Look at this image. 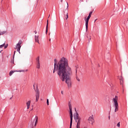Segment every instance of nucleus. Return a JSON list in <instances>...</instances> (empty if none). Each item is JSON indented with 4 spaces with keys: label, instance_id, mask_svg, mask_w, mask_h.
<instances>
[{
    "label": "nucleus",
    "instance_id": "f257e3e1",
    "mask_svg": "<svg viewBox=\"0 0 128 128\" xmlns=\"http://www.w3.org/2000/svg\"><path fill=\"white\" fill-rule=\"evenodd\" d=\"M54 70L53 73L57 70V74L62 80L66 81L68 88L72 86V82L70 81V76L72 74V68L68 66V60L65 58H62L58 62L56 59L54 60Z\"/></svg>",
    "mask_w": 128,
    "mask_h": 128
},
{
    "label": "nucleus",
    "instance_id": "f03ea898",
    "mask_svg": "<svg viewBox=\"0 0 128 128\" xmlns=\"http://www.w3.org/2000/svg\"><path fill=\"white\" fill-rule=\"evenodd\" d=\"M74 118L76 122H77L76 128H80V122H82V118L78 116V114L76 112V114H74Z\"/></svg>",
    "mask_w": 128,
    "mask_h": 128
},
{
    "label": "nucleus",
    "instance_id": "7ed1b4c3",
    "mask_svg": "<svg viewBox=\"0 0 128 128\" xmlns=\"http://www.w3.org/2000/svg\"><path fill=\"white\" fill-rule=\"evenodd\" d=\"M118 96H116L114 98H113L112 100L114 102V106L115 108V112H118Z\"/></svg>",
    "mask_w": 128,
    "mask_h": 128
},
{
    "label": "nucleus",
    "instance_id": "20e7f679",
    "mask_svg": "<svg viewBox=\"0 0 128 128\" xmlns=\"http://www.w3.org/2000/svg\"><path fill=\"white\" fill-rule=\"evenodd\" d=\"M34 126H36V124H38V117L37 116H36L34 120H32L31 124H32V126H34Z\"/></svg>",
    "mask_w": 128,
    "mask_h": 128
},
{
    "label": "nucleus",
    "instance_id": "39448f33",
    "mask_svg": "<svg viewBox=\"0 0 128 128\" xmlns=\"http://www.w3.org/2000/svg\"><path fill=\"white\" fill-rule=\"evenodd\" d=\"M20 44H22V40H20L19 41V42L16 45V46L14 48L15 50L17 49V52H20V48H22V46H20Z\"/></svg>",
    "mask_w": 128,
    "mask_h": 128
},
{
    "label": "nucleus",
    "instance_id": "423d86ee",
    "mask_svg": "<svg viewBox=\"0 0 128 128\" xmlns=\"http://www.w3.org/2000/svg\"><path fill=\"white\" fill-rule=\"evenodd\" d=\"M85 18V22H86V32H88V20H90V16H88L87 18Z\"/></svg>",
    "mask_w": 128,
    "mask_h": 128
},
{
    "label": "nucleus",
    "instance_id": "0eeeda50",
    "mask_svg": "<svg viewBox=\"0 0 128 128\" xmlns=\"http://www.w3.org/2000/svg\"><path fill=\"white\" fill-rule=\"evenodd\" d=\"M88 120L90 124H93L94 122V116H90L88 119Z\"/></svg>",
    "mask_w": 128,
    "mask_h": 128
},
{
    "label": "nucleus",
    "instance_id": "6e6552de",
    "mask_svg": "<svg viewBox=\"0 0 128 128\" xmlns=\"http://www.w3.org/2000/svg\"><path fill=\"white\" fill-rule=\"evenodd\" d=\"M36 102H38V98H40V91H38V90H36Z\"/></svg>",
    "mask_w": 128,
    "mask_h": 128
},
{
    "label": "nucleus",
    "instance_id": "1a4fd4ad",
    "mask_svg": "<svg viewBox=\"0 0 128 128\" xmlns=\"http://www.w3.org/2000/svg\"><path fill=\"white\" fill-rule=\"evenodd\" d=\"M70 122H72V109H70Z\"/></svg>",
    "mask_w": 128,
    "mask_h": 128
},
{
    "label": "nucleus",
    "instance_id": "9d476101",
    "mask_svg": "<svg viewBox=\"0 0 128 128\" xmlns=\"http://www.w3.org/2000/svg\"><path fill=\"white\" fill-rule=\"evenodd\" d=\"M34 40H35L36 42H38V44H40V42L38 40V35H36L34 36Z\"/></svg>",
    "mask_w": 128,
    "mask_h": 128
},
{
    "label": "nucleus",
    "instance_id": "9b49d317",
    "mask_svg": "<svg viewBox=\"0 0 128 128\" xmlns=\"http://www.w3.org/2000/svg\"><path fill=\"white\" fill-rule=\"evenodd\" d=\"M26 104L27 106V110H28V108H30V100L27 102Z\"/></svg>",
    "mask_w": 128,
    "mask_h": 128
},
{
    "label": "nucleus",
    "instance_id": "f8f14e48",
    "mask_svg": "<svg viewBox=\"0 0 128 128\" xmlns=\"http://www.w3.org/2000/svg\"><path fill=\"white\" fill-rule=\"evenodd\" d=\"M48 20L46 22V33L48 34Z\"/></svg>",
    "mask_w": 128,
    "mask_h": 128
},
{
    "label": "nucleus",
    "instance_id": "ddd939ff",
    "mask_svg": "<svg viewBox=\"0 0 128 128\" xmlns=\"http://www.w3.org/2000/svg\"><path fill=\"white\" fill-rule=\"evenodd\" d=\"M87 38H88V42H90V40H92V36L90 35H87Z\"/></svg>",
    "mask_w": 128,
    "mask_h": 128
},
{
    "label": "nucleus",
    "instance_id": "4468645a",
    "mask_svg": "<svg viewBox=\"0 0 128 128\" xmlns=\"http://www.w3.org/2000/svg\"><path fill=\"white\" fill-rule=\"evenodd\" d=\"M36 60L37 62V64H40V56H38L36 58Z\"/></svg>",
    "mask_w": 128,
    "mask_h": 128
},
{
    "label": "nucleus",
    "instance_id": "2eb2a0df",
    "mask_svg": "<svg viewBox=\"0 0 128 128\" xmlns=\"http://www.w3.org/2000/svg\"><path fill=\"white\" fill-rule=\"evenodd\" d=\"M6 31H3L2 32H0V36H2V34H6Z\"/></svg>",
    "mask_w": 128,
    "mask_h": 128
},
{
    "label": "nucleus",
    "instance_id": "dca6fc26",
    "mask_svg": "<svg viewBox=\"0 0 128 128\" xmlns=\"http://www.w3.org/2000/svg\"><path fill=\"white\" fill-rule=\"evenodd\" d=\"M4 46H6V42H4V44H3L2 45H0V48H4Z\"/></svg>",
    "mask_w": 128,
    "mask_h": 128
},
{
    "label": "nucleus",
    "instance_id": "f3484780",
    "mask_svg": "<svg viewBox=\"0 0 128 128\" xmlns=\"http://www.w3.org/2000/svg\"><path fill=\"white\" fill-rule=\"evenodd\" d=\"M40 68V63H37V68Z\"/></svg>",
    "mask_w": 128,
    "mask_h": 128
},
{
    "label": "nucleus",
    "instance_id": "a211bd4d",
    "mask_svg": "<svg viewBox=\"0 0 128 128\" xmlns=\"http://www.w3.org/2000/svg\"><path fill=\"white\" fill-rule=\"evenodd\" d=\"M14 71H10V73H9V76H12V74H14Z\"/></svg>",
    "mask_w": 128,
    "mask_h": 128
},
{
    "label": "nucleus",
    "instance_id": "6ab92c4d",
    "mask_svg": "<svg viewBox=\"0 0 128 128\" xmlns=\"http://www.w3.org/2000/svg\"><path fill=\"white\" fill-rule=\"evenodd\" d=\"M118 128H120V122H118L116 125Z\"/></svg>",
    "mask_w": 128,
    "mask_h": 128
},
{
    "label": "nucleus",
    "instance_id": "aec40b11",
    "mask_svg": "<svg viewBox=\"0 0 128 128\" xmlns=\"http://www.w3.org/2000/svg\"><path fill=\"white\" fill-rule=\"evenodd\" d=\"M68 106H69V110H72V104H70V103L68 104Z\"/></svg>",
    "mask_w": 128,
    "mask_h": 128
},
{
    "label": "nucleus",
    "instance_id": "412c9836",
    "mask_svg": "<svg viewBox=\"0 0 128 128\" xmlns=\"http://www.w3.org/2000/svg\"><path fill=\"white\" fill-rule=\"evenodd\" d=\"M92 12H90L88 16H90V18L92 16Z\"/></svg>",
    "mask_w": 128,
    "mask_h": 128
},
{
    "label": "nucleus",
    "instance_id": "4be33fe9",
    "mask_svg": "<svg viewBox=\"0 0 128 128\" xmlns=\"http://www.w3.org/2000/svg\"><path fill=\"white\" fill-rule=\"evenodd\" d=\"M66 20H68V13L67 12L66 14Z\"/></svg>",
    "mask_w": 128,
    "mask_h": 128
},
{
    "label": "nucleus",
    "instance_id": "5701e85b",
    "mask_svg": "<svg viewBox=\"0 0 128 128\" xmlns=\"http://www.w3.org/2000/svg\"><path fill=\"white\" fill-rule=\"evenodd\" d=\"M72 122H70V128H72Z\"/></svg>",
    "mask_w": 128,
    "mask_h": 128
},
{
    "label": "nucleus",
    "instance_id": "b1692460",
    "mask_svg": "<svg viewBox=\"0 0 128 128\" xmlns=\"http://www.w3.org/2000/svg\"><path fill=\"white\" fill-rule=\"evenodd\" d=\"M46 104H47V106H48L49 104L48 99H47Z\"/></svg>",
    "mask_w": 128,
    "mask_h": 128
},
{
    "label": "nucleus",
    "instance_id": "393cba45",
    "mask_svg": "<svg viewBox=\"0 0 128 128\" xmlns=\"http://www.w3.org/2000/svg\"><path fill=\"white\" fill-rule=\"evenodd\" d=\"M66 4H67V10L68 8V3L66 2Z\"/></svg>",
    "mask_w": 128,
    "mask_h": 128
},
{
    "label": "nucleus",
    "instance_id": "a878e982",
    "mask_svg": "<svg viewBox=\"0 0 128 128\" xmlns=\"http://www.w3.org/2000/svg\"><path fill=\"white\" fill-rule=\"evenodd\" d=\"M76 80H78V82L80 81V78H76Z\"/></svg>",
    "mask_w": 128,
    "mask_h": 128
},
{
    "label": "nucleus",
    "instance_id": "bb28decb",
    "mask_svg": "<svg viewBox=\"0 0 128 128\" xmlns=\"http://www.w3.org/2000/svg\"><path fill=\"white\" fill-rule=\"evenodd\" d=\"M34 32H35L36 34V33H37L38 32H36V30H35V31Z\"/></svg>",
    "mask_w": 128,
    "mask_h": 128
},
{
    "label": "nucleus",
    "instance_id": "cd10ccee",
    "mask_svg": "<svg viewBox=\"0 0 128 128\" xmlns=\"http://www.w3.org/2000/svg\"><path fill=\"white\" fill-rule=\"evenodd\" d=\"M8 48V46H4V48Z\"/></svg>",
    "mask_w": 128,
    "mask_h": 128
},
{
    "label": "nucleus",
    "instance_id": "c85d7f7f",
    "mask_svg": "<svg viewBox=\"0 0 128 128\" xmlns=\"http://www.w3.org/2000/svg\"><path fill=\"white\" fill-rule=\"evenodd\" d=\"M61 94H64V92L62 91Z\"/></svg>",
    "mask_w": 128,
    "mask_h": 128
},
{
    "label": "nucleus",
    "instance_id": "c756f323",
    "mask_svg": "<svg viewBox=\"0 0 128 128\" xmlns=\"http://www.w3.org/2000/svg\"><path fill=\"white\" fill-rule=\"evenodd\" d=\"M14 54H16V51L14 52Z\"/></svg>",
    "mask_w": 128,
    "mask_h": 128
},
{
    "label": "nucleus",
    "instance_id": "7c9ffc66",
    "mask_svg": "<svg viewBox=\"0 0 128 128\" xmlns=\"http://www.w3.org/2000/svg\"><path fill=\"white\" fill-rule=\"evenodd\" d=\"M98 19H96L95 20H94V22H96V20H97Z\"/></svg>",
    "mask_w": 128,
    "mask_h": 128
},
{
    "label": "nucleus",
    "instance_id": "2f4dec72",
    "mask_svg": "<svg viewBox=\"0 0 128 128\" xmlns=\"http://www.w3.org/2000/svg\"><path fill=\"white\" fill-rule=\"evenodd\" d=\"M108 118H109V120H110V116H108Z\"/></svg>",
    "mask_w": 128,
    "mask_h": 128
},
{
    "label": "nucleus",
    "instance_id": "473e14b6",
    "mask_svg": "<svg viewBox=\"0 0 128 128\" xmlns=\"http://www.w3.org/2000/svg\"><path fill=\"white\" fill-rule=\"evenodd\" d=\"M61 2H62V0H61Z\"/></svg>",
    "mask_w": 128,
    "mask_h": 128
},
{
    "label": "nucleus",
    "instance_id": "72a5a7b5",
    "mask_svg": "<svg viewBox=\"0 0 128 128\" xmlns=\"http://www.w3.org/2000/svg\"><path fill=\"white\" fill-rule=\"evenodd\" d=\"M26 72H28V70H26Z\"/></svg>",
    "mask_w": 128,
    "mask_h": 128
},
{
    "label": "nucleus",
    "instance_id": "f704fd0d",
    "mask_svg": "<svg viewBox=\"0 0 128 128\" xmlns=\"http://www.w3.org/2000/svg\"><path fill=\"white\" fill-rule=\"evenodd\" d=\"M48 18H50V15H49V16H48Z\"/></svg>",
    "mask_w": 128,
    "mask_h": 128
}]
</instances>
